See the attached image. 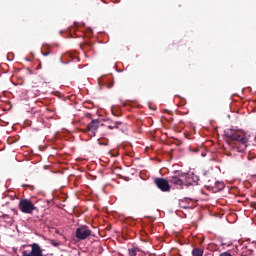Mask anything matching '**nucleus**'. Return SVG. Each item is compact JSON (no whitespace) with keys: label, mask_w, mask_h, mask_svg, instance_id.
Here are the masks:
<instances>
[{"label":"nucleus","mask_w":256,"mask_h":256,"mask_svg":"<svg viewBox=\"0 0 256 256\" xmlns=\"http://www.w3.org/2000/svg\"><path fill=\"white\" fill-rule=\"evenodd\" d=\"M225 137L228 143H233L238 149L240 153H243L244 150L247 149V145L249 143V138L241 132L228 131L225 132Z\"/></svg>","instance_id":"1"},{"label":"nucleus","mask_w":256,"mask_h":256,"mask_svg":"<svg viewBox=\"0 0 256 256\" xmlns=\"http://www.w3.org/2000/svg\"><path fill=\"white\" fill-rule=\"evenodd\" d=\"M29 188L31 189V191H33V189H35L34 186H29Z\"/></svg>","instance_id":"18"},{"label":"nucleus","mask_w":256,"mask_h":256,"mask_svg":"<svg viewBox=\"0 0 256 256\" xmlns=\"http://www.w3.org/2000/svg\"><path fill=\"white\" fill-rule=\"evenodd\" d=\"M212 189H215V187H217L218 189H223L225 187V184H223L222 182H215L214 186H211Z\"/></svg>","instance_id":"12"},{"label":"nucleus","mask_w":256,"mask_h":256,"mask_svg":"<svg viewBox=\"0 0 256 256\" xmlns=\"http://www.w3.org/2000/svg\"><path fill=\"white\" fill-rule=\"evenodd\" d=\"M219 256H233V255H231V253H229V252H222V253H220Z\"/></svg>","instance_id":"14"},{"label":"nucleus","mask_w":256,"mask_h":256,"mask_svg":"<svg viewBox=\"0 0 256 256\" xmlns=\"http://www.w3.org/2000/svg\"><path fill=\"white\" fill-rule=\"evenodd\" d=\"M41 54L43 57H49L51 55V45L43 44Z\"/></svg>","instance_id":"8"},{"label":"nucleus","mask_w":256,"mask_h":256,"mask_svg":"<svg viewBox=\"0 0 256 256\" xmlns=\"http://www.w3.org/2000/svg\"><path fill=\"white\" fill-rule=\"evenodd\" d=\"M31 251H24L22 256H43V250H41V246L37 243H33L30 245Z\"/></svg>","instance_id":"7"},{"label":"nucleus","mask_w":256,"mask_h":256,"mask_svg":"<svg viewBox=\"0 0 256 256\" xmlns=\"http://www.w3.org/2000/svg\"><path fill=\"white\" fill-rule=\"evenodd\" d=\"M204 256H213L211 253H206Z\"/></svg>","instance_id":"17"},{"label":"nucleus","mask_w":256,"mask_h":256,"mask_svg":"<svg viewBox=\"0 0 256 256\" xmlns=\"http://www.w3.org/2000/svg\"><path fill=\"white\" fill-rule=\"evenodd\" d=\"M168 181L178 189H183L184 185H186V187L193 185V178H191V175L181 170H175L172 175L168 177Z\"/></svg>","instance_id":"2"},{"label":"nucleus","mask_w":256,"mask_h":256,"mask_svg":"<svg viewBox=\"0 0 256 256\" xmlns=\"http://www.w3.org/2000/svg\"><path fill=\"white\" fill-rule=\"evenodd\" d=\"M123 122L121 121H116V122H112L110 125L107 126L108 129H119V126L122 125Z\"/></svg>","instance_id":"11"},{"label":"nucleus","mask_w":256,"mask_h":256,"mask_svg":"<svg viewBox=\"0 0 256 256\" xmlns=\"http://www.w3.org/2000/svg\"><path fill=\"white\" fill-rule=\"evenodd\" d=\"M201 155H202V157H205V153L203 152V149L201 148Z\"/></svg>","instance_id":"16"},{"label":"nucleus","mask_w":256,"mask_h":256,"mask_svg":"<svg viewBox=\"0 0 256 256\" xmlns=\"http://www.w3.org/2000/svg\"><path fill=\"white\" fill-rule=\"evenodd\" d=\"M91 233L92 231L89 229V226L82 225L76 229L75 235L80 241H85V239L91 237Z\"/></svg>","instance_id":"4"},{"label":"nucleus","mask_w":256,"mask_h":256,"mask_svg":"<svg viewBox=\"0 0 256 256\" xmlns=\"http://www.w3.org/2000/svg\"><path fill=\"white\" fill-rule=\"evenodd\" d=\"M203 253H205V251L203 250V248L194 247V248L192 249L191 255H192V256H203Z\"/></svg>","instance_id":"9"},{"label":"nucleus","mask_w":256,"mask_h":256,"mask_svg":"<svg viewBox=\"0 0 256 256\" xmlns=\"http://www.w3.org/2000/svg\"><path fill=\"white\" fill-rule=\"evenodd\" d=\"M141 248L133 246L132 248L128 249L129 256H137V253H140Z\"/></svg>","instance_id":"10"},{"label":"nucleus","mask_w":256,"mask_h":256,"mask_svg":"<svg viewBox=\"0 0 256 256\" xmlns=\"http://www.w3.org/2000/svg\"><path fill=\"white\" fill-rule=\"evenodd\" d=\"M37 69H41V64L38 65Z\"/></svg>","instance_id":"19"},{"label":"nucleus","mask_w":256,"mask_h":256,"mask_svg":"<svg viewBox=\"0 0 256 256\" xmlns=\"http://www.w3.org/2000/svg\"><path fill=\"white\" fill-rule=\"evenodd\" d=\"M18 209L26 215H33V211H37L35 204L27 198L21 199L19 201Z\"/></svg>","instance_id":"3"},{"label":"nucleus","mask_w":256,"mask_h":256,"mask_svg":"<svg viewBox=\"0 0 256 256\" xmlns=\"http://www.w3.org/2000/svg\"><path fill=\"white\" fill-rule=\"evenodd\" d=\"M189 151L191 153H201V147H196V148L189 147Z\"/></svg>","instance_id":"13"},{"label":"nucleus","mask_w":256,"mask_h":256,"mask_svg":"<svg viewBox=\"0 0 256 256\" xmlns=\"http://www.w3.org/2000/svg\"><path fill=\"white\" fill-rule=\"evenodd\" d=\"M99 129V120H92L86 127V129H80L81 133H90V137H95L97 135V130Z\"/></svg>","instance_id":"5"},{"label":"nucleus","mask_w":256,"mask_h":256,"mask_svg":"<svg viewBox=\"0 0 256 256\" xmlns=\"http://www.w3.org/2000/svg\"><path fill=\"white\" fill-rule=\"evenodd\" d=\"M51 245H53L54 247H59V243L56 242L55 240L51 241Z\"/></svg>","instance_id":"15"},{"label":"nucleus","mask_w":256,"mask_h":256,"mask_svg":"<svg viewBox=\"0 0 256 256\" xmlns=\"http://www.w3.org/2000/svg\"><path fill=\"white\" fill-rule=\"evenodd\" d=\"M154 183L163 193H169V191H171V185H169L170 182L165 178H155Z\"/></svg>","instance_id":"6"}]
</instances>
